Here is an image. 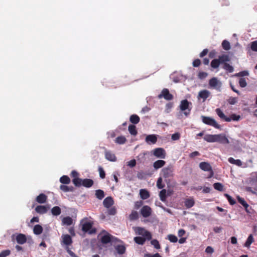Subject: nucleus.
Instances as JSON below:
<instances>
[{"mask_svg":"<svg viewBox=\"0 0 257 257\" xmlns=\"http://www.w3.org/2000/svg\"><path fill=\"white\" fill-rule=\"evenodd\" d=\"M204 140L209 143L218 142L222 144H228L229 141L224 134L207 135L204 136Z\"/></svg>","mask_w":257,"mask_h":257,"instance_id":"1","label":"nucleus"},{"mask_svg":"<svg viewBox=\"0 0 257 257\" xmlns=\"http://www.w3.org/2000/svg\"><path fill=\"white\" fill-rule=\"evenodd\" d=\"M161 175L164 179L165 182L169 186L170 182V178L174 176L173 167L172 165H169L167 167L164 168L161 170Z\"/></svg>","mask_w":257,"mask_h":257,"instance_id":"2","label":"nucleus"},{"mask_svg":"<svg viewBox=\"0 0 257 257\" xmlns=\"http://www.w3.org/2000/svg\"><path fill=\"white\" fill-rule=\"evenodd\" d=\"M215 112L221 119L227 122H230L231 120L237 121L240 118V116L239 115H236L235 114H232L229 117H227L219 108L215 109Z\"/></svg>","mask_w":257,"mask_h":257,"instance_id":"3","label":"nucleus"},{"mask_svg":"<svg viewBox=\"0 0 257 257\" xmlns=\"http://www.w3.org/2000/svg\"><path fill=\"white\" fill-rule=\"evenodd\" d=\"M192 103L187 99H184L181 101L179 106L180 110L183 112L186 117H188L190 114L191 110Z\"/></svg>","mask_w":257,"mask_h":257,"instance_id":"4","label":"nucleus"},{"mask_svg":"<svg viewBox=\"0 0 257 257\" xmlns=\"http://www.w3.org/2000/svg\"><path fill=\"white\" fill-rule=\"evenodd\" d=\"M230 61V58L227 55H222L219 56L218 59H213L211 62V66L212 68L216 69L217 68L220 64L224 62H228Z\"/></svg>","mask_w":257,"mask_h":257,"instance_id":"5","label":"nucleus"},{"mask_svg":"<svg viewBox=\"0 0 257 257\" xmlns=\"http://www.w3.org/2000/svg\"><path fill=\"white\" fill-rule=\"evenodd\" d=\"M201 118L203 122L206 124L212 126L216 128H220V125L216 122V121L208 116H201Z\"/></svg>","mask_w":257,"mask_h":257,"instance_id":"6","label":"nucleus"},{"mask_svg":"<svg viewBox=\"0 0 257 257\" xmlns=\"http://www.w3.org/2000/svg\"><path fill=\"white\" fill-rule=\"evenodd\" d=\"M134 230L137 234L144 236L147 240L151 239L152 235L151 233L149 231L146 230L144 228L136 227H134Z\"/></svg>","mask_w":257,"mask_h":257,"instance_id":"7","label":"nucleus"},{"mask_svg":"<svg viewBox=\"0 0 257 257\" xmlns=\"http://www.w3.org/2000/svg\"><path fill=\"white\" fill-rule=\"evenodd\" d=\"M208 84L209 88L215 89L219 91H220V88L222 84L216 77H213L211 78L209 81Z\"/></svg>","mask_w":257,"mask_h":257,"instance_id":"8","label":"nucleus"},{"mask_svg":"<svg viewBox=\"0 0 257 257\" xmlns=\"http://www.w3.org/2000/svg\"><path fill=\"white\" fill-rule=\"evenodd\" d=\"M152 154L158 158L165 159L166 156V152L164 148H155L152 151Z\"/></svg>","mask_w":257,"mask_h":257,"instance_id":"9","label":"nucleus"},{"mask_svg":"<svg viewBox=\"0 0 257 257\" xmlns=\"http://www.w3.org/2000/svg\"><path fill=\"white\" fill-rule=\"evenodd\" d=\"M199 167L204 171H208L210 172V175L208 176L209 178H211L213 176L214 173L212 171V167L209 163L205 162H201L199 164Z\"/></svg>","mask_w":257,"mask_h":257,"instance_id":"10","label":"nucleus"},{"mask_svg":"<svg viewBox=\"0 0 257 257\" xmlns=\"http://www.w3.org/2000/svg\"><path fill=\"white\" fill-rule=\"evenodd\" d=\"M158 97L159 98L163 97L167 100H171L173 99V95L170 93L169 90L167 88H164L162 90L161 94L159 95Z\"/></svg>","mask_w":257,"mask_h":257,"instance_id":"11","label":"nucleus"},{"mask_svg":"<svg viewBox=\"0 0 257 257\" xmlns=\"http://www.w3.org/2000/svg\"><path fill=\"white\" fill-rule=\"evenodd\" d=\"M140 213L144 217H148L151 215L152 209L148 205L144 206L141 209Z\"/></svg>","mask_w":257,"mask_h":257,"instance_id":"12","label":"nucleus"},{"mask_svg":"<svg viewBox=\"0 0 257 257\" xmlns=\"http://www.w3.org/2000/svg\"><path fill=\"white\" fill-rule=\"evenodd\" d=\"M49 209L48 206L38 205L35 208V211L40 214H44L48 211Z\"/></svg>","mask_w":257,"mask_h":257,"instance_id":"13","label":"nucleus"},{"mask_svg":"<svg viewBox=\"0 0 257 257\" xmlns=\"http://www.w3.org/2000/svg\"><path fill=\"white\" fill-rule=\"evenodd\" d=\"M62 242L68 246L72 244V239L71 236L69 234H63L62 235Z\"/></svg>","mask_w":257,"mask_h":257,"instance_id":"14","label":"nucleus"},{"mask_svg":"<svg viewBox=\"0 0 257 257\" xmlns=\"http://www.w3.org/2000/svg\"><path fill=\"white\" fill-rule=\"evenodd\" d=\"M103 204L105 207L109 208L114 204L113 199L110 196L107 197L104 199Z\"/></svg>","mask_w":257,"mask_h":257,"instance_id":"15","label":"nucleus"},{"mask_svg":"<svg viewBox=\"0 0 257 257\" xmlns=\"http://www.w3.org/2000/svg\"><path fill=\"white\" fill-rule=\"evenodd\" d=\"M145 141L149 144H155L157 141V137L155 135H149L146 137Z\"/></svg>","mask_w":257,"mask_h":257,"instance_id":"16","label":"nucleus"},{"mask_svg":"<svg viewBox=\"0 0 257 257\" xmlns=\"http://www.w3.org/2000/svg\"><path fill=\"white\" fill-rule=\"evenodd\" d=\"M16 241L18 243L23 244L27 241L26 236L22 233L18 234L16 238Z\"/></svg>","mask_w":257,"mask_h":257,"instance_id":"17","label":"nucleus"},{"mask_svg":"<svg viewBox=\"0 0 257 257\" xmlns=\"http://www.w3.org/2000/svg\"><path fill=\"white\" fill-rule=\"evenodd\" d=\"M112 237V236L111 235L108 233H106L105 235L101 236L100 238L101 242L103 244L108 243L111 241Z\"/></svg>","mask_w":257,"mask_h":257,"instance_id":"18","label":"nucleus"},{"mask_svg":"<svg viewBox=\"0 0 257 257\" xmlns=\"http://www.w3.org/2000/svg\"><path fill=\"white\" fill-rule=\"evenodd\" d=\"M47 196L44 193H41L36 198L37 202L40 204H43L46 202Z\"/></svg>","mask_w":257,"mask_h":257,"instance_id":"19","label":"nucleus"},{"mask_svg":"<svg viewBox=\"0 0 257 257\" xmlns=\"http://www.w3.org/2000/svg\"><path fill=\"white\" fill-rule=\"evenodd\" d=\"M210 94V92L207 90H201L198 93V97L203 99L204 101L209 97Z\"/></svg>","mask_w":257,"mask_h":257,"instance_id":"20","label":"nucleus"},{"mask_svg":"<svg viewBox=\"0 0 257 257\" xmlns=\"http://www.w3.org/2000/svg\"><path fill=\"white\" fill-rule=\"evenodd\" d=\"M105 158L110 161L114 162L116 160V157L115 155L110 151H106L105 152Z\"/></svg>","mask_w":257,"mask_h":257,"instance_id":"21","label":"nucleus"},{"mask_svg":"<svg viewBox=\"0 0 257 257\" xmlns=\"http://www.w3.org/2000/svg\"><path fill=\"white\" fill-rule=\"evenodd\" d=\"M93 184L94 182L92 179H84L82 180L81 185L86 188H90L93 185Z\"/></svg>","mask_w":257,"mask_h":257,"instance_id":"22","label":"nucleus"},{"mask_svg":"<svg viewBox=\"0 0 257 257\" xmlns=\"http://www.w3.org/2000/svg\"><path fill=\"white\" fill-rule=\"evenodd\" d=\"M140 195L141 198L145 200L149 198L150 196L149 192L146 189H142L140 190Z\"/></svg>","mask_w":257,"mask_h":257,"instance_id":"23","label":"nucleus"},{"mask_svg":"<svg viewBox=\"0 0 257 257\" xmlns=\"http://www.w3.org/2000/svg\"><path fill=\"white\" fill-rule=\"evenodd\" d=\"M166 164V162L162 160H158L153 163L154 168L157 170L163 167Z\"/></svg>","mask_w":257,"mask_h":257,"instance_id":"24","label":"nucleus"},{"mask_svg":"<svg viewBox=\"0 0 257 257\" xmlns=\"http://www.w3.org/2000/svg\"><path fill=\"white\" fill-rule=\"evenodd\" d=\"M184 204L186 208H190L194 205L195 201L192 197H190L185 200Z\"/></svg>","mask_w":257,"mask_h":257,"instance_id":"25","label":"nucleus"},{"mask_svg":"<svg viewBox=\"0 0 257 257\" xmlns=\"http://www.w3.org/2000/svg\"><path fill=\"white\" fill-rule=\"evenodd\" d=\"M115 249L119 254H123L126 250L125 246L124 245L118 244L115 246Z\"/></svg>","mask_w":257,"mask_h":257,"instance_id":"26","label":"nucleus"},{"mask_svg":"<svg viewBox=\"0 0 257 257\" xmlns=\"http://www.w3.org/2000/svg\"><path fill=\"white\" fill-rule=\"evenodd\" d=\"M43 232V227L41 225L37 224L33 228V232L36 235H39Z\"/></svg>","mask_w":257,"mask_h":257,"instance_id":"27","label":"nucleus"},{"mask_svg":"<svg viewBox=\"0 0 257 257\" xmlns=\"http://www.w3.org/2000/svg\"><path fill=\"white\" fill-rule=\"evenodd\" d=\"M92 227V223L90 222H86L82 225V230L86 232Z\"/></svg>","mask_w":257,"mask_h":257,"instance_id":"28","label":"nucleus"},{"mask_svg":"<svg viewBox=\"0 0 257 257\" xmlns=\"http://www.w3.org/2000/svg\"><path fill=\"white\" fill-rule=\"evenodd\" d=\"M226 62H227L222 63L223 64V68L228 73L232 72L234 70L233 67Z\"/></svg>","mask_w":257,"mask_h":257,"instance_id":"29","label":"nucleus"},{"mask_svg":"<svg viewBox=\"0 0 257 257\" xmlns=\"http://www.w3.org/2000/svg\"><path fill=\"white\" fill-rule=\"evenodd\" d=\"M228 161L230 163H231L232 164L236 165V166H239V167H241L242 165V163L240 160H239V159L235 160L234 159H233L232 157L229 158L228 159Z\"/></svg>","mask_w":257,"mask_h":257,"instance_id":"30","label":"nucleus"},{"mask_svg":"<svg viewBox=\"0 0 257 257\" xmlns=\"http://www.w3.org/2000/svg\"><path fill=\"white\" fill-rule=\"evenodd\" d=\"M147 238L144 237L137 236L134 238V241L138 244L143 245L145 243Z\"/></svg>","mask_w":257,"mask_h":257,"instance_id":"31","label":"nucleus"},{"mask_svg":"<svg viewBox=\"0 0 257 257\" xmlns=\"http://www.w3.org/2000/svg\"><path fill=\"white\" fill-rule=\"evenodd\" d=\"M140 120V117L137 114H132L130 117V121L133 124H137Z\"/></svg>","mask_w":257,"mask_h":257,"instance_id":"32","label":"nucleus"},{"mask_svg":"<svg viewBox=\"0 0 257 257\" xmlns=\"http://www.w3.org/2000/svg\"><path fill=\"white\" fill-rule=\"evenodd\" d=\"M51 213L54 216L59 215L61 213V208L59 206L53 207L51 209Z\"/></svg>","mask_w":257,"mask_h":257,"instance_id":"33","label":"nucleus"},{"mask_svg":"<svg viewBox=\"0 0 257 257\" xmlns=\"http://www.w3.org/2000/svg\"><path fill=\"white\" fill-rule=\"evenodd\" d=\"M130 133L133 136H136L138 134L136 126L133 124H130L128 127Z\"/></svg>","mask_w":257,"mask_h":257,"instance_id":"34","label":"nucleus"},{"mask_svg":"<svg viewBox=\"0 0 257 257\" xmlns=\"http://www.w3.org/2000/svg\"><path fill=\"white\" fill-rule=\"evenodd\" d=\"M95 196L97 199L99 200L102 199L104 197V191L100 189L96 190L95 191Z\"/></svg>","mask_w":257,"mask_h":257,"instance_id":"35","label":"nucleus"},{"mask_svg":"<svg viewBox=\"0 0 257 257\" xmlns=\"http://www.w3.org/2000/svg\"><path fill=\"white\" fill-rule=\"evenodd\" d=\"M60 182L64 184H68L70 183V179L68 176L64 175L60 178Z\"/></svg>","mask_w":257,"mask_h":257,"instance_id":"36","label":"nucleus"},{"mask_svg":"<svg viewBox=\"0 0 257 257\" xmlns=\"http://www.w3.org/2000/svg\"><path fill=\"white\" fill-rule=\"evenodd\" d=\"M254 241V239L252 234H250L244 243V246L245 247H248L250 246V244Z\"/></svg>","mask_w":257,"mask_h":257,"instance_id":"37","label":"nucleus"},{"mask_svg":"<svg viewBox=\"0 0 257 257\" xmlns=\"http://www.w3.org/2000/svg\"><path fill=\"white\" fill-rule=\"evenodd\" d=\"M160 200L162 201H165L166 200V190L165 189H162L159 193Z\"/></svg>","mask_w":257,"mask_h":257,"instance_id":"38","label":"nucleus"},{"mask_svg":"<svg viewBox=\"0 0 257 257\" xmlns=\"http://www.w3.org/2000/svg\"><path fill=\"white\" fill-rule=\"evenodd\" d=\"M126 141V138L124 136H119L115 139V142L118 144H123Z\"/></svg>","mask_w":257,"mask_h":257,"instance_id":"39","label":"nucleus"},{"mask_svg":"<svg viewBox=\"0 0 257 257\" xmlns=\"http://www.w3.org/2000/svg\"><path fill=\"white\" fill-rule=\"evenodd\" d=\"M139 218V214L137 211H133L129 215V218L131 220H135Z\"/></svg>","mask_w":257,"mask_h":257,"instance_id":"40","label":"nucleus"},{"mask_svg":"<svg viewBox=\"0 0 257 257\" xmlns=\"http://www.w3.org/2000/svg\"><path fill=\"white\" fill-rule=\"evenodd\" d=\"M222 47L224 50H229L230 49V43L227 40H223L222 42Z\"/></svg>","mask_w":257,"mask_h":257,"instance_id":"41","label":"nucleus"},{"mask_svg":"<svg viewBox=\"0 0 257 257\" xmlns=\"http://www.w3.org/2000/svg\"><path fill=\"white\" fill-rule=\"evenodd\" d=\"M72 182L76 187H80L82 182V179L79 178H73L72 179Z\"/></svg>","mask_w":257,"mask_h":257,"instance_id":"42","label":"nucleus"},{"mask_svg":"<svg viewBox=\"0 0 257 257\" xmlns=\"http://www.w3.org/2000/svg\"><path fill=\"white\" fill-rule=\"evenodd\" d=\"M214 188L218 191H222L223 190V185L219 182L215 183L213 185Z\"/></svg>","mask_w":257,"mask_h":257,"instance_id":"43","label":"nucleus"},{"mask_svg":"<svg viewBox=\"0 0 257 257\" xmlns=\"http://www.w3.org/2000/svg\"><path fill=\"white\" fill-rule=\"evenodd\" d=\"M157 186L160 189H163L165 187V184L163 183V178L162 177H160L158 179Z\"/></svg>","mask_w":257,"mask_h":257,"instance_id":"44","label":"nucleus"},{"mask_svg":"<svg viewBox=\"0 0 257 257\" xmlns=\"http://www.w3.org/2000/svg\"><path fill=\"white\" fill-rule=\"evenodd\" d=\"M62 222L63 223L67 225H70L72 223V219L69 216L66 217L63 219Z\"/></svg>","mask_w":257,"mask_h":257,"instance_id":"45","label":"nucleus"},{"mask_svg":"<svg viewBox=\"0 0 257 257\" xmlns=\"http://www.w3.org/2000/svg\"><path fill=\"white\" fill-rule=\"evenodd\" d=\"M237 200L239 203H240L244 208H246L248 206V204L244 200V199L239 196L237 197Z\"/></svg>","mask_w":257,"mask_h":257,"instance_id":"46","label":"nucleus"},{"mask_svg":"<svg viewBox=\"0 0 257 257\" xmlns=\"http://www.w3.org/2000/svg\"><path fill=\"white\" fill-rule=\"evenodd\" d=\"M60 188L61 190H62L64 192L72 191H73V189L72 187L70 188L68 186L64 185H60Z\"/></svg>","mask_w":257,"mask_h":257,"instance_id":"47","label":"nucleus"},{"mask_svg":"<svg viewBox=\"0 0 257 257\" xmlns=\"http://www.w3.org/2000/svg\"><path fill=\"white\" fill-rule=\"evenodd\" d=\"M224 196L226 197L230 205H234L236 203L235 200L233 199L232 197H231L229 195L227 194H224Z\"/></svg>","mask_w":257,"mask_h":257,"instance_id":"48","label":"nucleus"},{"mask_svg":"<svg viewBox=\"0 0 257 257\" xmlns=\"http://www.w3.org/2000/svg\"><path fill=\"white\" fill-rule=\"evenodd\" d=\"M151 243L152 245H153L154 247L156 249L160 248V245L159 244V241L157 239H153L151 240Z\"/></svg>","mask_w":257,"mask_h":257,"instance_id":"49","label":"nucleus"},{"mask_svg":"<svg viewBox=\"0 0 257 257\" xmlns=\"http://www.w3.org/2000/svg\"><path fill=\"white\" fill-rule=\"evenodd\" d=\"M168 239L172 242H176L178 241L177 237L173 234H169L168 236Z\"/></svg>","mask_w":257,"mask_h":257,"instance_id":"50","label":"nucleus"},{"mask_svg":"<svg viewBox=\"0 0 257 257\" xmlns=\"http://www.w3.org/2000/svg\"><path fill=\"white\" fill-rule=\"evenodd\" d=\"M11 253V251L9 249H6L3 250L0 253V257H6L8 255H9Z\"/></svg>","mask_w":257,"mask_h":257,"instance_id":"51","label":"nucleus"},{"mask_svg":"<svg viewBox=\"0 0 257 257\" xmlns=\"http://www.w3.org/2000/svg\"><path fill=\"white\" fill-rule=\"evenodd\" d=\"M237 98H236V97H230L227 99V102H228L229 104H230L231 105L235 104L237 102Z\"/></svg>","mask_w":257,"mask_h":257,"instance_id":"52","label":"nucleus"},{"mask_svg":"<svg viewBox=\"0 0 257 257\" xmlns=\"http://www.w3.org/2000/svg\"><path fill=\"white\" fill-rule=\"evenodd\" d=\"M239 84L241 87H245L247 85L245 79L244 78H240L239 80Z\"/></svg>","mask_w":257,"mask_h":257,"instance_id":"53","label":"nucleus"},{"mask_svg":"<svg viewBox=\"0 0 257 257\" xmlns=\"http://www.w3.org/2000/svg\"><path fill=\"white\" fill-rule=\"evenodd\" d=\"M107 213L109 215H114L116 213V209L115 207H112L110 208H109L107 211Z\"/></svg>","mask_w":257,"mask_h":257,"instance_id":"54","label":"nucleus"},{"mask_svg":"<svg viewBox=\"0 0 257 257\" xmlns=\"http://www.w3.org/2000/svg\"><path fill=\"white\" fill-rule=\"evenodd\" d=\"M98 171L99 173V176L101 179H104L105 177V173L103 169V168L101 167H99L98 168Z\"/></svg>","mask_w":257,"mask_h":257,"instance_id":"55","label":"nucleus"},{"mask_svg":"<svg viewBox=\"0 0 257 257\" xmlns=\"http://www.w3.org/2000/svg\"><path fill=\"white\" fill-rule=\"evenodd\" d=\"M180 138V134L179 133H176L173 134L171 136V139L173 141H177Z\"/></svg>","mask_w":257,"mask_h":257,"instance_id":"56","label":"nucleus"},{"mask_svg":"<svg viewBox=\"0 0 257 257\" xmlns=\"http://www.w3.org/2000/svg\"><path fill=\"white\" fill-rule=\"evenodd\" d=\"M250 48L253 51L257 52V41L251 42Z\"/></svg>","mask_w":257,"mask_h":257,"instance_id":"57","label":"nucleus"},{"mask_svg":"<svg viewBox=\"0 0 257 257\" xmlns=\"http://www.w3.org/2000/svg\"><path fill=\"white\" fill-rule=\"evenodd\" d=\"M207 75L208 74L205 72H200L198 75L199 78L201 79L206 78L207 76Z\"/></svg>","mask_w":257,"mask_h":257,"instance_id":"58","label":"nucleus"},{"mask_svg":"<svg viewBox=\"0 0 257 257\" xmlns=\"http://www.w3.org/2000/svg\"><path fill=\"white\" fill-rule=\"evenodd\" d=\"M201 64V61L199 59L194 60L193 62V66L194 67H198Z\"/></svg>","mask_w":257,"mask_h":257,"instance_id":"59","label":"nucleus"},{"mask_svg":"<svg viewBox=\"0 0 257 257\" xmlns=\"http://www.w3.org/2000/svg\"><path fill=\"white\" fill-rule=\"evenodd\" d=\"M70 175L73 178H78L79 174L76 171L73 170L71 172Z\"/></svg>","mask_w":257,"mask_h":257,"instance_id":"60","label":"nucleus"},{"mask_svg":"<svg viewBox=\"0 0 257 257\" xmlns=\"http://www.w3.org/2000/svg\"><path fill=\"white\" fill-rule=\"evenodd\" d=\"M205 252L211 254L214 252V249L211 246H208L206 248Z\"/></svg>","mask_w":257,"mask_h":257,"instance_id":"61","label":"nucleus"},{"mask_svg":"<svg viewBox=\"0 0 257 257\" xmlns=\"http://www.w3.org/2000/svg\"><path fill=\"white\" fill-rule=\"evenodd\" d=\"M248 75V73L247 71H241L236 74V76H247Z\"/></svg>","mask_w":257,"mask_h":257,"instance_id":"62","label":"nucleus"},{"mask_svg":"<svg viewBox=\"0 0 257 257\" xmlns=\"http://www.w3.org/2000/svg\"><path fill=\"white\" fill-rule=\"evenodd\" d=\"M208 52V49H205L200 53L199 56L200 57H203L204 56H205V55H206L207 54Z\"/></svg>","mask_w":257,"mask_h":257,"instance_id":"63","label":"nucleus"},{"mask_svg":"<svg viewBox=\"0 0 257 257\" xmlns=\"http://www.w3.org/2000/svg\"><path fill=\"white\" fill-rule=\"evenodd\" d=\"M143 204V202L142 201H137L135 203V208L139 209L141 206H142Z\"/></svg>","mask_w":257,"mask_h":257,"instance_id":"64","label":"nucleus"}]
</instances>
